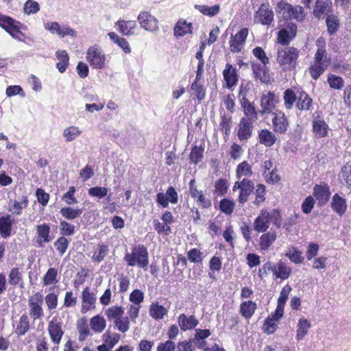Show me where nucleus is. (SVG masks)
Instances as JSON below:
<instances>
[{
  "label": "nucleus",
  "instance_id": "nucleus-21",
  "mask_svg": "<svg viewBox=\"0 0 351 351\" xmlns=\"http://www.w3.org/2000/svg\"><path fill=\"white\" fill-rule=\"evenodd\" d=\"M278 97L273 92H268L263 94L261 99V112L270 113L274 110L276 104L278 102Z\"/></svg>",
  "mask_w": 351,
  "mask_h": 351
},
{
  "label": "nucleus",
  "instance_id": "nucleus-13",
  "mask_svg": "<svg viewBox=\"0 0 351 351\" xmlns=\"http://www.w3.org/2000/svg\"><path fill=\"white\" fill-rule=\"evenodd\" d=\"M273 130L278 134H285L289 128V121L285 113L276 110L272 113Z\"/></svg>",
  "mask_w": 351,
  "mask_h": 351
},
{
  "label": "nucleus",
  "instance_id": "nucleus-40",
  "mask_svg": "<svg viewBox=\"0 0 351 351\" xmlns=\"http://www.w3.org/2000/svg\"><path fill=\"white\" fill-rule=\"evenodd\" d=\"M56 57L58 62L56 64V68L60 73H64L69 65V57L65 50H58L56 51Z\"/></svg>",
  "mask_w": 351,
  "mask_h": 351
},
{
  "label": "nucleus",
  "instance_id": "nucleus-3",
  "mask_svg": "<svg viewBox=\"0 0 351 351\" xmlns=\"http://www.w3.org/2000/svg\"><path fill=\"white\" fill-rule=\"evenodd\" d=\"M271 223L277 228L281 226V215L280 211L277 209L263 208L255 218L253 227L257 232H265L269 229Z\"/></svg>",
  "mask_w": 351,
  "mask_h": 351
},
{
  "label": "nucleus",
  "instance_id": "nucleus-34",
  "mask_svg": "<svg viewBox=\"0 0 351 351\" xmlns=\"http://www.w3.org/2000/svg\"><path fill=\"white\" fill-rule=\"evenodd\" d=\"M118 26V31L123 35L129 36L134 34L136 23L134 21H118L116 23Z\"/></svg>",
  "mask_w": 351,
  "mask_h": 351
},
{
  "label": "nucleus",
  "instance_id": "nucleus-46",
  "mask_svg": "<svg viewBox=\"0 0 351 351\" xmlns=\"http://www.w3.org/2000/svg\"><path fill=\"white\" fill-rule=\"evenodd\" d=\"M192 95L201 101L205 97V89L204 86L200 83V80L195 79L191 86Z\"/></svg>",
  "mask_w": 351,
  "mask_h": 351
},
{
  "label": "nucleus",
  "instance_id": "nucleus-29",
  "mask_svg": "<svg viewBox=\"0 0 351 351\" xmlns=\"http://www.w3.org/2000/svg\"><path fill=\"white\" fill-rule=\"evenodd\" d=\"M178 324L182 330L186 331L195 328L198 324V321L194 315L188 317L185 314H181L178 317Z\"/></svg>",
  "mask_w": 351,
  "mask_h": 351
},
{
  "label": "nucleus",
  "instance_id": "nucleus-56",
  "mask_svg": "<svg viewBox=\"0 0 351 351\" xmlns=\"http://www.w3.org/2000/svg\"><path fill=\"white\" fill-rule=\"evenodd\" d=\"M108 189L104 186H94L91 187L88 191L89 196L102 199L105 197L108 193Z\"/></svg>",
  "mask_w": 351,
  "mask_h": 351
},
{
  "label": "nucleus",
  "instance_id": "nucleus-30",
  "mask_svg": "<svg viewBox=\"0 0 351 351\" xmlns=\"http://www.w3.org/2000/svg\"><path fill=\"white\" fill-rule=\"evenodd\" d=\"M258 141L261 144L266 147H271L276 143L277 137L274 132L264 129L259 132Z\"/></svg>",
  "mask_w": 351,
  "mask_h": 351
},
{
  "label": "nucleus",
  "instance_id": "nucleus-55",
  "mask_svg": "<svg viewBox=\"0 0 351 351\" xmlns=\"http://www.w3.org/2000/svg\"><path fill=\"white\" fill-rule=\"evenodd\" d=\"M327 81L330 87L333 89L340 90L344 86V80L343 78L334 74H328Z\"/></svg>",
  "mask_w": 351,
  "mask_h": 351
},
{
  "label": "nucleus",
  "instance_id": "nucleus-5",
  "mask_svg": "<svg viewBox=\"0 0 351 351\" xmlns=\"http://www.w3.org/2000/svg\"><path fill=\"white\" fill-rule=\"evenodd\" d=\"M299 57V51L293 47H287L278 49L277 62L284 70L295 68Z\"/></svg>",
  "mask_w": 351,
  "mask_h": 351
},
{
  "label": "nucleus",
  "instance_id": "nucleus-22",
  "mask_svg": "<svg viewBox=\"0 0 351 351\" xmlns=\"http://www.w3.org/2000/svg\"><path fill=\"white\" fill-rule=\"evenodd\" d=\"M311 328V322L304 317H301L298 319L296 326V334L295 337V340L297 341H300L303 340L304 337L308 335Z\"/></svg>",
  "mask_w": 351,
  "mask_h": 351
},
{
  "label": "nucleus",
  "instance_id": "nucleus-49",
  "mask_svg": "<svg viewBox=\"0 0 351 351\" xmlns=\"http://www.w3.org/2000/svg\"><path fill=\"white\" fill-rule=\"evenodd\" d=\"M58 270L54 267L49 268L43 278V284L45 286L54 285L58 282Z\"/></svg>",
  "mask_w": 351,
  "mask_h": 351
},
{
  "label": "nucleus",
  "instance_id": "nucleus-9",
  "mask_svg": "<svg viewBox=\"0 0 351 351\" xmlns=\"http://www.w3.org/2000/svg\"><path fill=\"white\" fill-rule=\"evenodd\" d=\"M137 21L141 27L146 31L154 32L159 29L158 19L149 12H141Z\"/></svg>",
  "mask_w": 351,
  "mask_h": 351
},
{
  "label": "nucleus",
  "instance_id": "nucleus-37",
  "mask_svg": "<svg viewBox=\"0 0 351 351\" xmlns=\"http://www.w3.org/2000/svg\"><path fill=\"white\" fill-rule=\"evenodd\" d=\"M313 100L305 92H300L296 101V107L300 110L307 111L312 106Z\"/></svg>",
  "mask_w": 351,
  "mask_h": 351
},
{
  "label": "nucleus",
  "instance_id": "nucleus-59",
  "mask_svg": "<svg viewBox=\"0 0 351 351\" xmlns=\"http://www.w3.org/2000/svg\"><path fill=\"white\" fill-rule=\"evenodd\" d=\"M153 226L154 230L159 234L168 235L171 231V226H166L162 221H160L158 219L154 220Z\"/></svg>",
  "mask_w": 351,
  "mask_h": 351
},
{
  "label": "nucleus",
  "instance_id": "nucleus-43",
  "mask_svg": "<svg viewBox=\"0 0 351 351\" xmlns=\"http://www.w3.org/2000/svg\"><path fill=\"white\" fill-rule=\"evenodd\" d=\"M108 251L109 248L108 245L103 243L98 244L93 254L92 260L96 263L101 262L108 254Z\"/></svg>",
  "mask_w": 351,
  "mask_h": 351
},
{
  "label": "nucleus",
  "instance_id": "nucleus-47",
  "mask_svg": "<svg viewBox=\"0 0 351 351\" xmlns=\"http://www.w3.org/2000/svg\"><path fill=\"white\" fill-rule=\"evenodd\" d=\"M60 213L62 215V216L65 219L68 220H73L80 217L82 214L83 210L82 208L64 207L61 208Z\"/></svg>",
  "mask_w": 351,
  "mask_h": 351
},
{
  "label": "nucleus",
  "instance_id": "nucleus-42",
  "mask_svg": "<svg viewBox=\"0 0 351 351\" xmlns=\"http://www.w3.org/2000/svg\"><path fill=\"white\" fill-rule=\"evenodd\" d=\"M90 326L93 330L99 333L105 329L106 322L104 317L97 315L90 319Z\"/></svg>",
  "mask_w": 351,
  "mask_h": 351
},
{
  "label": "nucleus",
  "instance_id": "nucleus-28",
  "mask_svg": "<svg viewBox=\"0 0 351 351\" xmlns=\"http://www.w3.org/2000/svg\"><path fill=\"white\" fill-rule=\"evenodd\" d=\"M241 107L243 109L245 117L242 119H247L251 122H255L257 119V112L254 105L247 99L243 97L241 100Z\"/></svg>",
  "mask_w": 351,
  "mask_h": 351
},
{
  "label": "nucleus",
  "instance_id": "nucleus-19",
  "mask_svg": "<svg viewBox=\"0 0 351 351\" xmlns=\"http://www.w3.org/2000/svg\"><path fill=\"white\" fill-rule=\"evenodd\" d=\"M194 179L189 182V191L191 197L195 199L198 205L203 208H208L211 206V201L206 198L202 191H199L195 185Z\"/></svg>",
  "mask_w": 351,
  "mask_h": 351
},
{
  "label": "nucleus",
  "instance_id": "nucleus-39",
  "mask_svg": "<svg viewBox=\"0 0 351 351\" xmlns=\"http://www.w3.org/2000/svg\"><path fill=\"white\" fill-rule=\"evenodd\" d=\"M256 309V304L251 300L241 302L240 304V313L246 319L250 318Z\"/></svg>",
  "mask_w": 351,
  "mask_h": 351
},
{
  "label": "nucleus",
  "instance_id": "nucleus-7",
  "mask_svg": "<svg viewBox=\"0 0 351 351\" xmlns=\"http://www.w3.org/2000/svg\"><path fill=\"white\" fill-rule=\"evenodd\" d=\"M43 297L39 292L36 293L28 299L29 313L30 317L36 320L43 316V308L42 307Z\"/></svg>",
  "mask_w": 351,
  "mask_h": 351
},
{
  "label": "nucleus",
  "instance_id": "nucleus-63",
  "mask_svg": "<svg viewBox=\"0 0 351 351\" xmlns=\"http://www.w3.org/2000/svg\"><path fill=\"white\" fill-rule=\"evenodd\" d=\"M315 204V200L314 197L311 195H308L302 202L301 205L302 211L304 214H309L311 213L313 208H314Z\"/></svg>",
  "mask_w": 351,
  "mask_h": 351
},
{
  "label": "nucleus",
  "instance_id": "nucleus-57",
  "mask_svg": "<svg viewBox=\"0 0 351 351\" xmlns=\"http://www.w3.org/2000/svg\"><path fill=\"white\" fill-rule=\"evenodd\" d=\"M114 328L119 331L124 333L126 332L130 328V318L128 317H119V319L114 320Z\"/></svg>",
  "mask_w": 351,
  "mask_h": 351
},
{
  "label": "nucleus",
  "instance_id": "nucleus-45",
  "mask_svg": "<svg viewBox=\"0 0 351 351\" xmlns=\"http://www.w3.org/2000/svg\"><path fill=\"white\" fill-rule=\"evenodd\" d=\"M82 134V130L78 127L71 125L63 130V136L66 141L71 142L78 138Z\"/></svg>",
  "mask_w": 351,
  "mask_h": 351
},
{
  "label": "nucleus",
  "instance_id": "nucleus-20",
  "mask_svg": "<svg viewBox=\"0 0 351 351\" xmlns=\"http://www.w3.org/2000/svg\"><path fill=\"white\" fill-rule=\"evenodd\" d=\"M36 241L38 246L43 247L45 243H49L52 238L50 236V226L47 223L37 226Z\"/></svg>",
  "mask_w": 351,
  "mask_h": 351
},
{
  "label": "nucleus",
  "instance_id": "nucleus-11",
  "mask_svg": "<svg viewBox=\"0 0 351 351\" xmlns=\"http://www.w3.org/2000/svg\"><path fill=\"white\" fill-rule=\"evenodd\" d=\"M247 27L241 28L236 34L231 35L229 41L230 49L232 53L241 51L245 46L246 38L248 35Z\"/></svg>",
  "mask_w": 351,
  "mask_h": 351
},
{
  "label": "nucleus",
  "instance_id": "nucleus-14",
  "mask_svg": "<svg viewBox=\"0 0 351 351\" xmlns=\"http://www.w3.org/2000/svg\"><path fill=\"white\" fill-rule=\"evenodd\" d=\"M313 195L319 206L326 205L331 195L328 184L326 183L315 184L313 187Z\"/></svg>",
  "mask_w": 351,
  "mask_h": 351
},
{
  "label": "nucleus",
  "instance_id": "nucleus-60",
  "mask_svg": "<svg viewBox=\"0 0 351 351\" xmlns=\"http://www.w3.org/2000/svg\"><path fill=\"white\" fill-rule=\"evenodd\" d=\"M219 208L223 213L230 215L234 208V202L228 199H223L220 202Z\"/></svg>",
  "mask_w": 351,
  "mask_h": 351
},
{
  "label": "nucleus",
  "instance_id": "nucleus-6",
  "mask_svg": "<svg viewBox=\"0 0 351 351\" xmlns=\"http://www.w3.org/2000/svg\"><path fill=\"white\" fill-rule=\"evenodd\" d=\"M86 60L89 65L95 69H103L106 66L107 56L97 45L88 48L86 53Z\"/></svg>",
  "mask_w": 351,
  "mask_h": 351
},
{
  "label": "nucleus",
  "instance_id": "nucleus-1",
  "mask_svg": "<svg viewBox=\"0 0 351 351\" xmlns=\"http://www.w3.org/2000/svg\"><path fill=\"white\" fill-rule=\"evenodd\" d=\"M316 46L317 49L309 67L310 75L314 80H317L331 64V58L327 55L326 41L323 37L317 39Z\"/></svg>",
  "mask_w": 351,
  "mask_h": 351
},
{
  "label": "nucleus",
  "instance_id": "nucleus-32",
  "mask_svg": "<svg viewBox=\"0 0 351 351\" xmlns=\"http://www.w3.org/2000/svg\"><path fill=\"white\" fill-rule=\"evenodd\" d=\"M13 223L10 215L0 217V234L2 237L6 238L10 236Z\"/></svg>",
  "mask_w": 351,
  "mask_h": 351
},
{
  "label": "nucleus",
  "instance_id": "nucleus-61",
  "mask_svg": "<svg viewBox=\"0 0 351 351\" xmlns=\"http://www.w3.org/2000/svg\"><path fill=\"white\" fill-rule=\"evenodd\" d=\"M278 322L274 318L269 317L264 323L263 330L265 333L269 335L273 334L277 329Z\"/></svg>",
  "mask_w": 351,
  "mask_h": 351
},
{
  "label": "nucleus",
  "instance_id": "nucleus-16",
  "mask_svg": "<svg viewBox=\"0 0 351 351\" xmlns=\"http://www.w3.org/2000/svg\"><path fill=\"white\" fill-rule=\"evenodd\" d=\"M44 27L51 34H56L62 38L66 36H71L72 37L77 36V32L75 29L70 28L66 25L61 27L57 22L46 23H45Z\"/></svg>",
  "mask_w": 351,
  "mask_h": 351
},
{
  "label": "nucleus",
  "instance_id": "nucleus-54",
  "mask_svg": "<svg viewBox=\"0 0 351 351\" xmlns=\"http://www.w3.org/2000/svg\"><path fill=\"white\" fill-rule=\"evenodd\" d=\"M40 9V4L34 0H27L23 6L24 13L27 15L36 14Z\"/></svg>",
  "mask_w": 351,
  "mask_h": 351
},
{
  "label": "nucleus",
  "instance_id": "nucleus-52",
  "mask_svg": "<svg viewBox=\"0 0 351 351\" xmlns=\"http://www.w3.org/2000/svg\"><path fill=\"white\" fill-rule=\"evenodd\" d=\"M8 282L10 285H18L23 282V275L19 268H12L8 276Z\"/></svg>",
  "mask_w": 351,
  "mask_h": 351
},
{
  "label": "nucleus",
  "instance_id": "nucleus-10",
  "mask_svg": "<svg viewBox=\"0 0 351 351\" xmlns=\"http://www.w3.org/2000/svg\"><path fill=\"white\" fill-rule=\"evenodd\" d=\"M254 189V182L247 178H243L242 180L236 182L232 187V190L234 191H236L238 189L240 190L238 201L241 204H243L247 202L249 195Z\"/></svg>",
  "mask_w": 351,
  "mask_h": 351
},
{
  "label": "nucleus",
  "instance_id": "nucleus-35",
  "mask_svg": "<svg viewBox=\"0 0 351 351\" xmlns=\"http://www.w3.org/2000/svg\"><path fill=\"white\" fill-rule=\"evenodd\" d=\"M268 63H254L252 64V69L255 77L261 82H265L268 80L269 76L266 69V65Z\"/></svg>",
  "mask_w": 351,
  "mask_h": 351
},
{
  "label": "nucleus",
  "instance_id": "nucleus-38",
  "mask_svg": "<svg viewBox=\"0 0 351 351\" xmlns=\"http://www.w3.org/2000/svg\"><path fill=\"white\" fill-rule=\"evenodd\" d=\"M192 32V24L184 20H179L174 27L176 36H184L186 34Z\"/></svg>",
  "mask_w": 351,
  "mask_h": 351
},
{
  "label": "nucleus",
  "instance_id": "nucleus-51",
  "mask_svg": "<svg viewBox=\"0 0 351 351\" xmlns=\"http://www.w3.org/2000/svg\"><path fill=\"white\" fill-rule=\"evenodd\" d=\"M292 10L293 5L282 0L278 3L276 8V12L280 14L285 19H289Z\"/></svg>",
  "mask_w": 351,
  "mask_h": 351
},
{
  "label": "nucleus",
  "instance_id": "nucleus-44",
  "mask_svg": "<svg viewBox=\"0 0 351 351\" xmlns=\"http://www.w3.org/2000/svg\"><path fill=\"white\" fill-rule=\"evenodd\" d=\"M253 174L251 165L246 161L240 163L237 168V177L239 179L246 178L252 176Z\"/></svg>",
  "mask_w": 351,
  "mask_h": 351
},
{
  "label": "nucleus",
  "instance_id": "nucleus-27",
  "mask_svg": "<svg viewBox=\"0 0 351 351\" xmlns=\"http://www.w3.org/2000/svg\"><path fill=\"white\" fill-rule=\"evenodd\" d=\"M331 11V3L328 0H317L313 10V14L318 19L324 18Z\"/></svg>",
  "mask_w": 351,
  "mask_h": 351
},
{
  "label": "nucleus",
  "instance_id": "nucleus-41",
  "mask_svg": "<svg viewBox=\"0 0 351 351\" xmlns=\"http://www.w3.org/2000/svg\"><path fill=\"white\" fill-rule=\"evenodd\" d=\"M195 8L202 14L210 17H213L218 14L220 12L221 8L219 5H215L213 6H208L206 5H195Z\"/></svg>",
  "mask_w": 351,
  "mask_h": 351
},
{
  "label": "nucleus",
  "instance_id": "nucleus-23",
  "mask_svg": "<svg viewBox=\"0 0 351 351\" xmlns=\"http://www.w3.org/2000/svg\"><path fill=\"white\" fill-rule=\"evenodd\" d=\"M254 122L247 119H241L239 125L237 136L239 140H247L252 136Z\"/></svg>",
  "mask_w": 351,
  "mask_h": 351
},
{
  "label": "nucleus",
  "instance_id": "nucleus-33",
  "mask_svg": "<svg viewBox=\"0 0 351 351\" xmlns=\"http://www.w3.org/2000/svg\"><path fill=\"white\" fill-rule=\"evenodd\" d=\"M29 319L26 314H23L16 322L14 332L19 336L24 335L29 330Z\"/></svg>",
  "mask_w": 351,
  "mask_h": 351
},
{
  "label": "nucleus",
  "instance_id": "nucleus-12",
  "mask_svg": "<svg viewBox=\"0 0 351 351\" xmlns=\"http://www.w3.org/2000/svg\"><path fill=\"white\" fill-rule=\"evenodd\" d=\"M274 12L268 4H261L254 14V21L263 25L269 26L274 22Z\"/></svg>",
  "mask_w": 351,
  "mask_h": 351
},
{
  "label": "nucleus",
  "instance_id": "nucleus-17",
  "mask_svg": "<svg viewBox=\"0 0 351 351\" xmlns=\"http://www.w3.org/2000/svg\"><path fill=\"white\" fill-rule=\"evenodd\" d=\"M222 75L227 88L231 89L237 86L239 81V75L235 66L230 63H227L222 72Z\"/></svg>",
  "mask_w": 351,
  "mask_h": 351
},
{
  "label": "nucleus",
  "instance_id": "nucleus-48",
  "mask_svg": "<svg viewBox=\"0 0 351 351\" xmlns=\"http://www.w3.org/2000/svg\"><path fill=\"white\" fill-rule=\"evenodd\" d=\"M102 337L104 341V344L111 350L115 346L116 344L118 343L121 338L119 334L111 333L109 332L104 333Z\"/></svg>",
  "mask_w": 351,
  "mask_h": 351
},
{
  "label": "nucleus",
  "instance_id": "nucleus-53",
  "mask_svg": "<svg viewBox=\"0 0 351 351\" xmlns=\"http://www.w3.org/2000/svg\"><path fill=\"white\" fill-rule=\"evenodd\" d=\"M302 254L301 251L296 247H292L287 251L285 256L288 257L291 262L295 264H300L304 261Z\"/></svg>",
  "mask_w": 351,
  "mask_h": 351
},
{
  "label": "nucleus",
  "instance_id": "nucleus-62",
  "mask_svg": "<svg viewBox=\"0 0 351 351\" xmlns=\"http://www.w3.org/2000/svg\"><path fill=\"white\" fill-rule=\"evenodd\" d=\"M69 241L64 237H59L54 243V246L60 255H63L69 246Z\"/></svg>",
  "mask_w": 351,
  "mask_h": 351
},
{
  "label": "nucleus",
  "instance_id": "nucleus-15",
  "mask_svg": "<svg viewBox=\"0 0 351 351\" xmlns=\"http://www.w3.org/2000/svg\"><path fill=\"white\" fill-rule=\"evenodd\" d=\"M297 26L293 23H289L278 33V42L282 45H287L296 36Z\"/></svg>",
  "mask_w": 351,
  "mask_h": 351
},
{
  "label": "nucleus",
  "instance_id": "nucleus-18",
  "mask_svg": "<svg viewBox=\"0 0 351 351\" xmlns=\"http://www.w3.org/2000/svg\"><path fill=\"white\" fill-rule=\"evenodd\" d=\"M268 270L272 271L275 278H280L282 280L288 279L291 274V267L282 261L274 265H269Z\"/></svg>",
  "mask_w": 351,
  "mask_h": 351
},
{
  "label": "nucleus",
  "instance_id": "nucleus-26",
  "mask_svg": "<svg viewBox=\"0 0 351 351\" xmlns=\"http://www.w3.org/2000/svg\"><path fill=\"white\" fill-rule=\"evenodd\" d=\"M82 311L86 312L91 308H95V303L96 300L95 295L93 293L90 292L89 287L84 289L82 293Z\"/></svg>",
  "mask_w": 351,
  "mask_h": 351
},
{
  "label": "nucleus",
  "instance_id": "nucleus-31",
  "mask_svg": "<svg viewBox=\"0 0 351 351\" xmlns=\"http://www.w3.org/2000/svg\"><path fill=\"white\" fill-rule=\"evenodd\" d=\"M263 234L259 239V247L261 250H267L272 243L276 241L277 235L275 231H268Z\"/></svg>",
  "mask_w": 351,
  "mask_h": 351
},
{
  "label": "nucleus",
  "instance_id": "nucleus-36",
  "mask_svg": "<svg viewBox=\"0 0 351 351\" xmlns=\"http://www.w3.org/2000/svg\"><path fill=\"white\" fill-rule=\"evenodd\" d=\"M149 315L154 319H162L168 313L167 309L158 304L153 302L149 306Z\"/></svg>",
  "mask_w": 351,
  "mask_h": 351
},
{
  "label": "nucleus",
  "instance_id": "nucleus-24",
  "mask_svg": "<svg viewBox=\"0 0 351 351\" xmlns=\"http://www.w3.org/2000/svg\"><path fill=\"white\" fill-rule=\"evenodd\" d=\"M313 132L316 138H324L328 136L330 128L324 119H315L312 122Z\"/></svg>",
  "mask_w": 351,
  "mask_h": 351
},
{
  "label": "nucleus",
  "instance_id": "nucleus-4",
  "mask_svg": "<svg viewBox=\"0 0 351 351\" xmlns=\"http://www.w3.org/2000/svg\"><path fill=\"white\" fill-rule=\"evenodd\" d=\"M123 261L130 267H137L147 269L149 265V253L143 245H137L131 248L130 252H126Z\"/></svg>",
  "mask_w": 351,
  "mask_h": 351
},
{
  "label": "nucleus",
  "instance_id": "nucleus-2",
  "mask_svg": "<svg viewBox=\"0 0 351 351\" xmlns=\"http://www.w3.org/2000/svg\"><path fill=\"white\" fill-rule=\"evenodd\" d=\"M0 26L15 40L25 43L29 46L34 43V38L26 36L21 31L22 29H26L27 27L12 18L3 14L0 18Z\"/></svg>",
  "mask_w": 351,
  "mask_h": 351
},
{
  "label": "nucleus",
  "instance_id": "nucleus-58",
  "mask_svg": "<svg viewBox=\"0 0 351 351\" xmlns=\"http://www.w3.org/2000/svg\"><path fill=\"white\" fill-rule=\"evenodd\" d=\"M283 98L286 108L291 109L293 107V104L296 102L298 96H296L293 90L287 89L284 93Z\"/></svg>",
  "mask_w": 351,
  "mask_h": 351
},
{
  "label": "nucleus",
  "instance_id": "nucleus-25",
  "mask_svg": "<svg viewBox=\"0 0 351 351\" xmlns=\"http://www.w3.org/2000/svg\"><path fill=\"white\" fill-rule=\"evenodd\" d=\"M331 208L338 215L343 216L347 210V203L345 198L341 197L338 193H335L330 203Z\"/></svg>",
  "mask_w": 351,
  "mask_h": 351
},
{
  "label": "nucleus",
  "instance_id": "nucleus-50",
  "mask_svg": "<svg viewBox=\"0 0 351 351\" xmlns=\"http://www.w3.org/2000/svg\"><path fill=\"white\" fill-rule=\"evenodd\" d=\"M105 314L108 320L114 319V321L123 315L124 309L121 306H112L105 311Z\"/></svg>",
  "mask_w": 351,
  "mask_h": 351
},
{
  "label": "nucleus",
  "instance_id": "nucleus-8",
  "mask_svg": "<svg viewBox=\"0 0 351 351\" xmlns=\"http://www.w3.org/2000/svg\"><path fill=\"white\" fill-rule=\"evenodd\" d=\"M47 330L51 341L59 346L64 333L63 323L57 317H54L49 322Z\"/></svg>",
  "mask_w": 351,
  "mask_h": 351
},
{
  "label": "nucleus",
  "instance_id": "nucleus-64",
  "mask_svg": "<svg viewBox=\"0 0 351 351\" xmlns=\"http://www.w3.org/2000/svg\"><path fill=\"white\" fill-rule=\"evenodd\" d=\"M341 177L348 186H351V165L346 163L341 169Z\"/></svg>",
  "mask_w": 351,
  "mask_h": 351
}]
</instances>
